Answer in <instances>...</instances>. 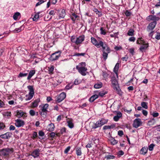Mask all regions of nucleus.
<instances>
[{
  "mask_svg": "<svg viewBox=\"0 0 160 160\" xmlns=\"http://www.w3.org/2000/svg\"><path fill=\"white\" fill-rule=\"evenodd\" d=\"M13 152L12 148H6L0 150V156L2 157L8 158L10 154Z\"/></svg>",
  "mask_w": 160,
  "mask_h": 160,
  "instance_id": "nucleus-4",
  "label": "nucleus"
},
{
  "mask_svg": "<svg viewBox=\"0 0 160 160\" xmlns=\"http://www.w3.org/2000/svg\"><path fill=\"white\" fill-rule=\"evenodd\" d=\"M155 145L153 143L151 144H150L148 146V149L149 151H152L153 149V148L154 146H155Z\"/></svg>",
  "mask_w": 160,
  "mask_h": 160,
  "instance_id": "nucleus-44",
  "label": "nucleus"
},
{
  "mask_svg": "<svg viewBox=\"0 0 160 160\" xmlns=\"http://www.w3.org/2000/svg\"><path fill=\"white\" fill-rule=\"evenodd\" d=\"M135 38L134 37H130L128 40L130 42H134L135 40Z\"/></svg>",
  "mask_w": 160,
  "mask_h": 160,
  "instance_id": "nucleus-51",
  "label": "nucleus"
},
{
  "mask_svg": "<svg viewBox=\"0 0 160 160\" xmlns=\"http://www.w3.org/2000/svg\"><path fill=\"white\" fill-rule=\"evenodd\" d=\"M148 102H142L141 103V105L142 107L146 109H147L148 108Z\"/></svg>",
  "mask_w": 160,
  "mask_h": 160,
  "instance_id": "nucleus-32",
  "label": "nucleus"
},
{
  "mask_svg": "<svg viewBox=\"0 0 160 160\" xmlns=\"http://www.w3.org/2000/svg\"><path fill=\"white\" fill-rule=\"evenodd\" d=\"M40 102L39 98H38L32 103V106L33 108L37 107L38 105V103Z\"/></svg>",
  "mask_w": 160,
  "mask_h": 160,
  "instance_id": "nucleus-19",
  "label": "nucleus"
},
{
  "mask_svg": "<svg viewBox=\"0 0 160 160\" xmlns=\"http://www.w3.org/2000/svg\"><path fill=\"white\" fill-rule=\"evenodd\" d=\"M49 70L48 72L50 74H52L53 72L54 69V67L53 66H51L50 68H48Z\"/></svg>",
  "mask_w": 160,
  "mask_h": 160,
  "instance_id": "nucleus-39",
  "label": "nucleus"
},
{
  "mask_svg": "<svg viewBox=\"0 0 160 160\" xmlns=\"http://www.w3.org/2000/svg\"><path fill=\"white\" fill-rule=\"evenodd\" d=\"M124 154V152L122 150H120L119 151L118 153V156H122Z\"/></svg>",
  "mask_w": 160,
  "mask_h": 160,
  "instance_id": "nucleus-63",
  "label": "nucleus"
},
{
  "mask_svg": "<svg viewBox=\"0 0 160 160\" xmlns=\"http://www.w3.org/2000/svg\"><path fill=\"white\" fill-rule=\"evenodd\" d=\"M160 19V18L158 17H156L155 15H151L148 16L147 18V19L149 21L150 20H152L153 21L148 24L147 28V31L149 32L151 31H152L154 29L157 24V21H158Z\"/></svg>",
  "mask_w": 160,
  "mask_h": 160,
  "instance_id": "nucleus-2",
  "label": "nucleus"
},
{
  "mask_svg": "<svg viewBox=\"0 0 160 160\" xmlns=\"http://www.w3.org/2000/svg\"><path fill=\"white\" fill-rule=\"evenodd\" d=\"M66 129L65 128L63 127L62 128L60 132L61 134H62L64 133H65L66 132Z\"/></svg>",
  "mask_w": 160,
  "mask_h": 160,
  "instance_id": "nucleus-49",
  "label": "nucleus"
},
{
  "mask_svg": "<svg viewBox=\"0 0 160 160\" xmlns=\"http://www.w3.org/2000/svg\"><path fill=\"white\" fill-rule=\"evenodd\" d=\"M76 68L78 70V72L82 75L85 76L86 75V72L87 71V69L85 67H79L77 65Z\"/></svg>",
  "mask_w": 160,
  "mask_h": 160,
  "instance_id": "nucleus-10",
  "label": "nucleus"
},
{
  "mask_svg": "<svg viewBox=\"0 0 160 160\" xmlns=\"http://www.w3.org/2000/svg\"><path fill=\"white\" fill-rule=\"evenodd\" d=\"M33 95V94H29L28 98H26L25 100L26 101H28L31 100L32 98Z\"/></svg>",
  "mask_w": 160,
  "mask_h": 160,
  "instance_id": "nucleus-47",
  "label": "nucleus"
},
{
  "mask_svg": "<svg viewBox=\"0 0 160 160\" xmlns=\"http://www.w3.org/2000/svg\"><path fill=\"white\" fill-rule=\"evenodd\" d=\"M134 30L132 29H130L127 33V34L129 36H132L134 35Z\"/></svg>",
  "mask_w": 160,
  "mask_h": 160,
  "instance_id": "nucleus-33",
  "label": "nucleus"
},
{
  "mask_svg": "<svg viewBox=\"0 0 160 160\" xmlns=\"http://www.w3.org/2000/svg\"><path fill=\"white\" fill-rule=\"evenodd\" d=\"M123 134V132L122 131V130H119L118 132V135H119L120 136H122Z\"/></svg>",
  "mask_w": 160,
  "mask_h": 160,
  "instance_id": "nucleus-58",
  "label": "nucleus"
},
{
  "mask_svg": "<svg viewBox=\"0 0 160 160\" xmlns=\"http://www.w3.org/2000/svg\"><path fill=\"white\" fill-rule=\"evenodd\" d=\"M100 31H101L100 33L101 34L105 35L106 34V32L105 29H103V27H101L100 29Z\"/></svg>",
  "mask_w": 160,
  "mask_h": 160,
  "instance_id": "nucleus-43",
  "label": "nucleus"
},
{
  "mask_svg": "<svg viewBox=\"0 0 160 160\" xmlns=\"http://www.w3.org/2000/svg\"><path fill=\"white\" fill-rule=\"evenodd\" d=\"M152 115L154 117H157L159 116V113L157 112H154Z\"/></svg>",
  "mask_w": 160,
  "mask_h": 160,
  "instance_id": "nucleus-55",
  "label": "nucleus"
},
{
  "mask_svg": "<svg viewBox=\"0 0 160 160\" xmlns=\"http://www.w3.org/2000/svg\"><path fill=\"white\" fill-rule=\"evenodd\" d=\"M102 76L105 79L107 78L108 76V74L106 72H103L102 73Z\"/></svg>",
  "mask_w": 160,
  "mask_h": 160,
  "instance_id": "nucleus-53",
  "label": "nucleus"
},
{
  "mask_svg": "<svg viewBox=\"0 0 160 160\" xmlns=\"http://www.w3.org/2000/svg\"><path fill=\"white\" fill-rule=\"evenodd\" d=\"M54 124L52 123H51L48 126V130L50 132L54 130Z\"/></svg>",
  "mask_w": 160,
  "mask_h": 160,
  "instance_id": "nucleus-17",
  "label": "nucleus"
},
{
  "mask_svg": "<svg viewBox=\"0 0 160 160\" xmlns=\"http://www.w3.org/2000/svg\"><path fill=\"white\" fill-rule=\"evenodd\" d=\"M134 48H131L129 49V52L132 54V55H133L134 54Z\"/></svg>",
  "mask_w": 160,
  "mask_h": 160,
  "instance_id": "nucleus-56",
  "label": "nucleus"
},
{
  "mask_svg": "<svg viewBox=\"0 0 160 160\" xmlns=\"http://www.w3.org/2000/svg\"><path fill=\"white\" fill-rule=\"evenodd\" d=\"M35 70H31L29 72L28 75L27 77V79L29 80L35 74Z\"/></svg>",
  "mask_w": 160,
  "mask_h": 160,
  "instance_id": "nucleus-20",
  "label": "nucleus"
},
{
  "mask_svg": "<svg viewBox=\"0 0 160 160\" xmlns=\"http://www.w3.org/2000/svg\"><path fill=\"white\" fill-rule=\"evenodd\" d=\"M6 128L4 124L2 122H0V130L4 129Z\"/></svg>",
  "mask_w": 160,
  "mask_h": 160,
  "instance_id": "nucleus-40",
  "label": "nucleus"
},
{
  "mask_svg": "<svg viewBox=\"0 0 160 160\" xmlns=\"http://www.w3.org/2000/svg\"><path fill=\"white\" fill-rule=\"evenodd\" d=\"M11 112H7L5 113V115L7 116H11Z\"/></svg>",
  "mask_w": 160,
  "mask_h": 160,
  "instance_id": "nucleus-61",
  "label": "nucleus"
},
{
  "mask_svg": "<svg viewBox=\"0 0 160 160\" xmlns=\"http://www.w3.org/2000/svg\"><path fill=\"white\" fill-rule=\"evenodd\" d=\"M105 158L107 160H109L114 159L115 158V157L114 155L111 154H107L106 155Z\"/></svg>",
  "mask_w": 160,
  "mask_h": 160,
  "instance_id": "nucleus-29",
  "label": "nucleus"
},
{
  "mask_svg": "<svg viewBox=\"0 0 160 160\" xmlns=\"http://www.w3.org/2000/svg\"><path fill=\"white\" fill-rule=\"evenodd\" d=\"M101 39L99 38L97 40L93 37L91 38V42L93 44L98 48L102 47L103 60L104 61H106L108 58V54L111 52V50L108 45L106 43H104Z\"/></svg>",
  "mask_w": 160,
  "mask_h": 160,
  "instance_id": "nucleus-1",
  "label": "nucleus"
},
{
  "mask_svg": "<svg viewBox=\"0 0 160 160\" xmlns=\"http://www.w3.org/2000/svg\"><path fill=\"white\" fill-rule=\"evenodd\" d=\"M70 17L72 20L74 22L73 23H74L76 19L78 17V16L75 13H73L72 14V15L70 16Z\"/></svg>",
  "mask_w": 160,
  "mask_h": 160,
  "instance_id": "nucleus-24",
  "label": "nucleus"
},
{
  "mask_svg": "<svg viewBox=\"0 0 160 160\" xmlns=\"http://www.w3.org/2000/svg\"><path fill=\"white\" fill-rule=\"evenodd\" d=\"M28 74V73H23L20 72L18 75V78H22L26 76Z\"/></svg>",
  "mask_w": 160,
  "mask_h": 160,
  "instance_id": "nucleus-37",
  "label": "nucleus"
},
{
  "mask_svg": "<svg viewBox=\"0 0 160 160\" xmlns=\"http://www.w3.org/2000/svg\"><path fill=\"white\" fill-rule=\"evenodd\" d=\"M111 81L114 90L116 91L118 94H120L121 91L118 86V82L116 77L115 76L112 77Z\"/></svg>",
  "mask_w": 160,
  "mask_h": 160,
  "instance_id": "nucleus-6",
  "label": "nucleus"
},
{
  "mask_svg": "<svg viewBox=\"0 0 160 160\" xmlns=\"http://www.w3.org/2000/svg\"><path fill=\"white\" fill-rule=\"evenodd\" d=\"M148 148L147 147H142L140 151V153L143 155L145 154L147 152Z\"/></svg>",
  "mask_w": 160,
  "mask_h": 160,
  "instance_id": "nucleus-21",
  "label": "nucleus"
},
{
  "mask_svg": "<svg viewBox=\"0 0 160 160\" xmlns=\"http://www.w3.org/2000/svg\"><path fill=\"white\" fill-rule=\"evenodd\" d=\"M136 43L142 45L139 49L142 52L146 50L149 46L148 43L143 40L142 38H138L137 41Z\"/></svg>",
  "mask_w": 160,
  "mask_h": 160,
  "instance_id": "nucleus-5",
  "label": "nucleus"
},
{
  "mask_svg": "<svg viewBox=\"0 0 160 160\" xmlns=\"http://www.w3.org/2000/svg\"><path fill=\"white\" fill-rule=\"evenodd\" d=\"M102 84L101 82H98L94 85V88L96 89H98L102 87Z\"/></svg>",
  "mask_w": 160,
  "mask_h": 160,
  "instance_id": "nucleus-25",
  "label": "nucleus"
},
{
  "mask_svg": "<svg viewBox=\"0 0 160 160\" xmlns=\"http://www.w3.org/2000/svg\"><path fill=\"white\" fill-rule=\"evenodd\" d=\"M24 112H22L21 111H18L17 112L16 114V116L19 118H20L22 117L23 115Z\"/></svg>",
  "mask_w": 160,
  "mask_h": 160,
  "instance_id": "nucleus-26",
  "label": "nucleus"
},
{
  "mask_svg": "<svg viewBox=\"0 0 160 160\" xmlns=\"http://www.w3.org/2000/svg\"><path fill=\"white\" fill-rule=\"evenodd\" d=\"M122 116V114L120 112H119L117 113V115L114 116L113 118L115 121H118L119 118Z\"/></svg>",
  "mask_w": 160,
  "mask_h": 160,
  "instance_id": "nucleus-16",
  "label": "nucleus"
},
{
  "mask_svg": "<svg viewBox=\"0 0 160 160\" xmlns=\"http://www.w3.org/2000/svg\"><path fill=\"white\" fill-rule=\"evenodd\" d=\"M111 144L114 145L118 143V141L116 140L115 138L113 137H111L110 139Z\"/></svg>",
  "mask_w": 160,
  "mask_h": 160,
  "instance_id": "nucleus-27",
  "label": "nucleus"
},
{
  "mask_svg": "<svg viewBox=\"0 0 160 160\" xmlns=\"http://www.w3.org/2000/svg\"><path fill=\"white\" fill-rule=\"evenodd\" d=\"M108 92L107 91H101L99 92L98 93V95L101 97H103Z\"/></svg>",
  "mask_w": 160,
  "mask_h": 160,
  "instance_id": "nucleus-34",
  "label": "nucleus"
},
{
  "mask_svg": "<svg viewBox=\"0 0 160 160\" xmlns=\"http://www.w3.org/2000/svg\"><path fill=\"white\" fill-rule=\"evenodd\" d=\"M40 152V150L39 149H36L32 152L31 155L34 158H35L39 156Z\"/></svg>",
  "mask_w": 160,
  "mask_h": 160,
  "instance_id": "nucleus-14",
  "label": "nucleus"
},
{
  "mask_svg": "<svg viewBox=\"0 0 160 160\" xmlns=\"http://www.w3.org/2000/svg\"><path fill=\"white\" fill-rule=\"evenodd\" d=\"M85 36L84 35H82L77 38L76 40V44L78 45L83 41L84 40Z\"/></svg>",
  "mask_w": 160,
  "mask_h": 160,
  "instance_id": "nucleus-15",
  "label": "nucleus"
},
{
  "mask_svg": "<svg viewBox=\"0 0 160 160\" xmlns=\"http://www.w3.org/2000/svg\"><path fill=\"white\" fill-rule=\"evenodd\" d=\"M15 122V125L18 127H22L25 124L24 121L20 119L16 120Z\"/></svg>",
  "mask_w": 160,
  "mask_h": 160,
  "instance_id": "nucleus-13",
  "label": "nucleus"
},
{
  "mask_svg": "<svg viewBox=\"0 0 160 160\" xmlns=\"http://www.w3.org/2000/svg\"><path fill=\"white\" fill-rule=\"evenodd\" d=\"M70 148L71 147L70 146L68 147L64 151V153H67L68 151L70 150Z\"/></svg>",
  "mask_w": 160,
  "mask_h": 160,
  "instance_id": "nucleus-52",
  "label": "nucleus"
},
{
  "mask_svg": "<svg viewBox=\"0 0 160 160\" xmlns=\"http://www.w3.org/2000/svg\"><path fill=\"white\" fill-rule=\"evenodd\" d=\"M99 96L98 95L95 94L92 96L89 99L90 102H93L95 100L98 98Z\"/></svg>",
  "mask_w": 160,
  "mask_h": 160,
  "instance_id": "nucleus-18",
  "label": "nucleus"
},
{
  "mask_svg": "<svg viewBox=\"0 0 160 160\" xmlns=\"http://www.w3.org/2000/svg\"><path fill=\"white\" fill-rule=\"evenodd\" d=\"M38 134H39V136H41V137H43L45 135V134H44V132H43L42 131H40L39 132Z\"/></svg>",
  "mask_w": 160,
  "mask_h": 160,
  "instance_id": "nucleus-57",
  "label": "nucleus"
},
{
  "mask_svg": "<svg viewBox=\"0 0 160 160\" xmlns=\"http://www.w3.org/2000/svg\"><path fill=\"white\" fill-rule=\"evenodd\" d=\"M24 27L23 25H22L20 28H16L14 30V32H19L21 31L22 29L24 28Z\"/></svg>",
  "mask_w": 160,
  "mask_h": 160,
  "instance_id": "nucleus-30",
  "label": "nucleus"
},
{
  "mask_svg": "<svg viewBox=\"0 0 160 160\" xmlns=\"http://www.w3.org/2000/svg\"><path fill=\"white\" fill-rule=\"evenodd\" d=\"M40 13V12H38L36 13L34 15V17L32 18L33 20L35 21H37L39 18V14Z\"/></svg>",
  "mask_w": 160,
  "mask_h": 160,
  "instance_id": "nucleus-28",
  "label": "nucleus"
},
{
  "mask_svg": "<svg viewBox=\"0 0 160 160\" xmlns=\"http://www.w3.org/2000/svg\"><path fill=\"white\" fill-rule=\"evenodd\" d=\"M142 124V122L141 119L140 118H136L134 121L133 126L134 128H137L141 125Z\"/></svg>",
  "mask_w": 160,
  "mask_h": 160,
  "instance_id": "nucleus-11",
  "label": "nucleus"
},
{
  "mask_svg": "<svg viewBox=\"0 0 160 160\" xmlns=\"http://www.w3.org/2000/svg\"><path fill=\"white\" fill-rule=\"evenodd\" d=\"M155 38L158 40H159L160 39V32H157V35L155 36Z\"/></svg>",
  "mask_w": 160,
  "mask_h": 160,
  "instance_id": "nucleus-50",
  "label": "nucleus"
},
{
  "mask_svg": "<svg viewBox=\"0 0 160 160\" xmlns=\"http://www.w3.org/2000/svg\"><path fill=\"white\" fill-rule=\"evenodd\" d=\"M20 14L19 12H17L15 13L13 16V19L15 20H16L18 19V17L20 16Z\"/></svg>",
  "mask_w": 160,
  "mask_h": 160,
  "instance_id": "nucleus-35",
  "label": "nucleus"
},
{
  "mask_svg": "<svg viewBox=\"0 0 160 160\" xmlns=\"http://www.w3.org/2000/svg\"><path fill=\"white\" fill-rule=\"evenodd\" d=\"M118 34H119V32H115V33H114V34H110V35L111 37L114 38H118Z\"/></svg>",
  "mask_w": 160,
  "mask_h": 160,
  "instance_id": "nucleus-42",
  "label": "nucleus"
},
{
  "mask_svg": "<svg viewBox=\"0 0 160 160\" xmlns=\"http://www.w3.org/2000/svg\"><path fill=\"white\" fill-rule=\"evenodd\" d=\"M108 120V119L103 118L99 119L95 123H93V125L92 126V130L101 127L103 125L107 123Z\"/></svg>",
  "mask_w": 160,
  "mask_h": 160,
  "instance_id": "nucleus-3",
  "label": "nucleus"
},
{
  "mask_svg": "<svg viewBox=\"0 0 160 160\" xmlns=\"http://www.w3.org/2000/svg\"><path fill=\"white\" fill-rule=\"evenodd\" d=\"M73 86V84H72L71 83H69L66 85V88L67 90H69L70 89H71Z\"/></svg>",
  "mask_w": 160,
  "mask_h": 160,
  "instance_id": "nucleus-45",
  "label": "nucleus"
},
{
  "mask_svg": "<svg viewBox=\"0 0 160 160\" xmlns=\"http://www.w3.org/2000/svg\"><path fill=\"white\" fill-rule=\"evenodd\" d=\"M12 134L9 132H7L6 133L1 134L0 135V138L3 139H9L12 137Z\"/></svg>",
  "mask_w": 160,
  "mask_h": 160,
  "instance_id": "nucleus-12",
  "label": "nucleus"
},
{
  "mask_svg": "<svg viewBox=\"0 0 160 160\" xmlns=\"http://www.w3.org/2000/svg\"><path fill=\"white\" fill-rule=\"evenodd\" d=\"M119 65L118 63H117L114 68L113 71L117 74V72L119 68Z\"/></svg>",
  "mask_w": 160,
  "mask_h": 160,
  "instance_id": "nucleus-31",
  "label": "nucleus"
},
{
  "mask_svg": "<svg viewBox=\"0 0 160 160\" xmlns=\"http://www.w3.org/2000/svg\"><path fill=\"white\" fill-rule=\"evenodd\" d=\"M61 52L60 51H58L53 53L51 55L50 60L51 61H55L58 59L59 57L61 56Z\"/></svg>",
  "mask_w": 160,
  "mask_h": 160,
  "instance_id": "nucleus-8",
  "label": "nucleus"
},
{
  "mask_svg": "<svg viewBox=\"0 0 160 160\" xmlns=\"http://www.w3.org/2000/svg\"><path fill=\"white\" fill-rule=\"evenodd\" d=\"M66 97V93L62 92L56 97V101L58 103L60 102L65 98Z\"/></svg>",
  "mask_w": 160,
  "mask_h": 160,
  "instance_id": "nucleus-9",
  "label": "nucleus"
},
{
  "mask_svg": "<svg viewBox=\"0 0 160 160\" xmlns=\"http://www.w3.org/2000/svg\"><path fill=\"white\" fill-rule=\"evenodd\" d=\"M32 136L33 139H35L38 136L37 132H34L33 133Z\"/></svg>",
  "mask_w": 160,
  "mask_h": 160,
  "instance_id": "nucleus-60",
  "label": "nucleus"
},
{
  "mask_svg": "<svg viewBox=\"0 0 160 160\" xmlns=\"http://www.w3.org/2000/svg\"><path fill=\"white\" fill-rule=\"evenodd\" d=\"M29 113L31 116H34L35 114V112L33 110H30L29 111Z\"/></svg>",
  "mask_w": 160,
  "mask_h": 160,
  "instance_id": "nucleus-48",
  "label": "nucleus"
},
{
  "mask_svg": "<svg viewBox=\"0 0 160 160\" xmlns=\"http://www.w3.org/2000/svg\"><path fill=\"white\" fill-rule=\"evenodd\" d=\"M155 7H160V0H158L156 4L155 5Z\"/></svg>",
  "mask_w": 160,
  "mask_h": 160,
  "instance_id": "nucleus-64",
  "label": "nucleus"
},
{
  "mask_svg": "<svg viewBox=\"0 0 160 160\" xmlns=\"http://www.w3.org/2000/svg\"><path fill=\"white\" fill-rule=\"evenodd\" d=\"M110 127L109 126H105L103 128V129L104 130H107L108 129H110Z\"/></svg>",
  "mask_w": 160,
  "mask_h": 160,
  "instance_id": "nucleus-62",
  "label": "nucleus"
},
{
  "mask_svg": "<svg viewBox=\"0 0 160 160\" xmlns=\"http://www.w3.org/2000/svg\"><path fill=\"white\" fill-rule=\"evenodd\" d=\"M49 105L48 104L46 103L44 104L42 106H39L41 107V109L39 112L40 115L43 117H46L48 112V108Z\"/></svg>",
  "mask_w": 160,
  "mask_h": 160,
  "instance_id": "nucleus-7",
  "label": "nucleus"
},
{
  "mask_svg": "<svg viewBox=\"0 0 160 160\" xmlns=\"http://www.w3.org/2000/svg\"><path fill=\"white\" fill-rule=\"evenodd\" d=\"M85 55V53H75L73 55H72L73 56H84Z\"/></svg>",
  "mask_w": 160,
  "mask_h": 160,
  "instance_id": "nucleus-38",
  "label": "nucleus"
},
{
  "mask_svg": "<svg viewBox=\"0 0 160 160\" xmlns=\"http://www.w3.org/2000/svg\"><path fill=\"white\" fill-rule=\"evenodd\" d=\"M125 15L127 17L131 15V12L128 10H126L125 13Z\"/></svg>",
  "mask_w": 160,
  "mask_h": 160,
  "instance_id": "nucleus-54",
  "label": "nucleus"
},
{
  "mask_svg": "<svg viewBox=\"0 0 160 160\" xmlns=\"http://www.w3.org/2000/svg\"><path fill=\"white\" fill-rule=\"evenodd\" d=\"M93 11L96 12L97 14L98 13H99L100 14H98L99 16H102V14L99 11H98L97 9L96 8H94L93 9Z\"/></svg>",
  "mask_w": 160,
  "mask_h": 160,
  "instance_id": "nucleus-46",
  "label": "nucleus"
},
{
  "mask_svg": "<svg viewBox=\"0 0 160 160\" xmlns=\"http://www.w3.org/2000/svg\"><path fill=\"white\" fill-rule=\"evenodd\" d=\"M44 2V1L43 0H41V1H40L39 2L37 3V4L36 5V7H37L38 6L40 5V4L43 3Z\"/></svg>",
  "mask_w": 160,
  "mask_h": 160,
  "instance_id": "nucleus-59",
  "label": "nucleus"
},
{
  "mask_svg": "<svg viewBox=\"0 0 160 160\" xmlns=\"http://www.w3.org/2000/svg\"><path fill=\"white\" fill-rule=\"evenodd\" d=\"M28 88V89L29 92V94H34V90L33 86H32L29 85L27 87Z\"/></svg>",
  "mask_w": 160,
  "mask_h": 160,
  "instance_id": "nucleus-22",
  "label": "nucleus"
},
{
  "mask_svg": "<svg viewBox=\"0 0 160 160\" xmlns=\"http://www.w3.org/2000/svg\"><path fill=\"white\" fill-rule=\"evenodd\" d=\"M65 15V10H62L61 13L60 14V17L62 18H63Z\"/></svg>",
  "mask_w": 160,
  "mask_h": 160,
  "instance_id": "nucleus-41",
  "label": "nucleus"
},
{
  "mask_svg": "<svg viewBox=\"0 0 160 160\" xmlns=\"http://www.w3.org/2000/svg\"><path fill=\"white\" fill-rule=\"evenodd\" d=\"M67 123L68 124V126L70 128H73L74 127L73 124L71 121H67Z\"/></svg>",
  "mask_w": 160,
  "mask_h": 160,
  "instance_id": "nucleus-36",
  "label": "nucleus"
},
{
  "mask_svg": "<svg viewBox=\"0 0 160 160\" xmlns=\"http://www.w3.org/2000/svg\"><path fill=\"white\" fill-rule=\"evenodd\" d=\"M76 154L78 156H80L81 155L82 148L80 147H77L76 149Z\"/></svg>",
  "mask_w": 160,
  "mask_h": 160,
  "instance_id": "nucleus-23",
  "label": "nucleus"
}]
</instances>
